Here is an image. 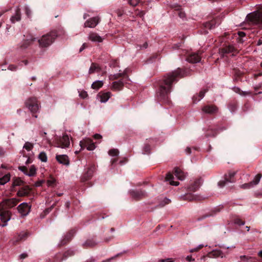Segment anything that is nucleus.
I'll list each match as a JSON object with an SVG mask.
<instances>
[{"label":"nucleus","instance_id":"1","mask_svg":"<svg viewBox=\"0 0 262 262\" xmlns=\"http://www.w3.org/2000/svg\"><path fill=\"white\" fill-rule=\"evenodd\" d=\"M180 73L178 71H174L172 73L167 74L163 79L160 88V96L162 98L167 94L171 91L172 83L174 82L176 78Z\"/></svg>","mask_w":262,"mask_h":262},{"label":"nucleus","instance_id":"16","mask_svg":"<svg viewBox=\"0 0 262 262\" xmlns=\"http://www.w3.org/2000/svg\"><path fill=\"white\" fill-rule=\"evenodd\" d=\"M174 173L176 177L180 180H183L186 177L185 174L179 168H174Z\"/></svg>","mask_w":262,"mask_h":262},{"label":"nucleus","instance_id":"53","mask_svg":"<svg viewBox=\"0 0 262 262\" xmlns=\"http://www.w3.org/2000/svg\"><path fill=\"white\" fill-rule=\"evenodd\" d=\"M27 256V255L26 254H21L20 255V257L21 258H25Z\"/></svg>","mask_w":262,"mask_h":262},{"label":"nucleus","instance_id":"2","mask_svg":"<svg viewBox=\"0 0 262 262\" xmlns=\"http://www.w3.org/2000/svg\"><path fill=\"white\" fill-rule=\"evenodd\" d=\"M56 35L54 32H50L47 34L43 35L38 40L39 46L40 48H47L50 46L55 38Z\"/></svg>","mask_w":262,"mask_h":262},{"label":"nucleus","instance_id":"5","mask_svg":"<svg viewBox=\"0 0 262 262\" xmlns=\"http://www.w3.org/2000/svg\"><path fill=\"white\" fill-rule=\"evenodd\" d=\"M79 145L81 149H83L84 146H86L88 150H93L96 148L94 143L89 138H85L81 141Z\"/></svg>","mask_w":262,"mask_h":262},{"label":"nucleus","instance_id":"15","mask_svg":"<svg viewBox=\"0 0 262 262\" xmlns=\"http://www.w3.org/2000/svg\"><path fill=\"white\" fill-rule=\"evenodd\" d=\"M187 61L191 63H197L201 60V58L198 54H191L187 58Z\"/></svg>","mask_w":262,"mask_h":262},{"label":"nucleus","instance_id":"36","mask_svg":"<svg viewBox=\"0 0 262 262\" xmlns=\"http://www.w3.org/2000/svg\"><path fill=\"white\" fill-rule=\"evenodd\" d=\"M25 234H23L21 235H19L17 238H15L12 239V242L13 244H15L17 242L20 241L23 237H24Z\"/></svg>","mask_w":262,"mask_h":262},{"label":"nucleus","instance_id":"12","mask_svg":"<svg viewBox=\"0 0 262 262\" xmlns=\"http://www.w3.org/2000/svg\"><path fill=\"white\" fill-rule=\"evenodd\" d=\"M99 21V18L97 17L91 18L85 21L84 23V27L94 28L98 25Z\"/></svg>","mask_w":262,"mask_h":262},{"label":"nucleus","instance_id":"59","mask_svg":"<svg viewBox=\"0 0 262 262\" xmlns=\"http://www.w3.org/2000/svg\"><path fill=\"white\" fill-rule=\"evenodd\" d=\"M165 261H166L165 259H160L159 260V262H165Z\"/></svg>","mask_w":262,"mask_h":262},{"label":"nucleus","instance_id":"63","mask_svg":"<svg viewBox=\"0 0 262 262\" xmlns=\"http://www.w3.org/2000/svg\"><path fill=\"white\" fill-rule=\"evenodd\" d=\"M245 177H247V179H248V177H250V176H249L248 174H245Z\"/></svg>","mask_w":262,"mask_h":262},{"label":"nucleus","instance_id":"27","mask_svg":"<svg viewBox=\"0 0 262 262\" xmlns=\"http://www.w3.org/2000/svg\"><path fill=\"white\" fill-rule=\"evenodd\" d=\"M29 192V189L28 188H24L21 190H19L17 192V194L19 196H23L27 195Z\"/></svg>","mask_w":262,"mask_h":262},{"label":"nucleus","instance_id":"25","mask_svg":"<svg viewBox=\"0 0 262 262\" xmlns=\"http://www.w3.org/2000/svg\"><path fill=\"white\" fill-rule=\"evenodd\" d=\"M261 178V175L260 174H257L255 176L253 180L251 182V184H252L253 187L257 185L259 183Z\"/></svg>","mask_w":262,"mask_h":262},{"label":"nucleus","instance_id":"28","mask_svg":"<svg viewBox=\"0 0 262 262\" xmlns=\"http://www.w3.org/2000/svg\"><path fill=\"white\" fill-rule=\"evenodd\" d=\"M34 147V145L33 143L29 142H26L23 148L27 150V151H30L32 149V148Z\"/></svg>","mask_w":262,"mask_h":262},{"label":"nucleus","instance_id":"14","mask_svg":"<svg viewBox=\"0 0 262 262\" xmlns=\"http://www.w3.org/2000/svg\"><path fill=\"white\" fill-rule=\"evenodd\" d=\"M210 257H214V258H217V257H221V258H224L226 256L224 254V253L220 250L219 249H215L212 250L210 253Z\"/></svg>","mask_w":262,"mask_h":262},{"label":"nucleus","instance_id":"40","mask_svg":"<svg viewBox=\"0 0 262 262\" xmlns=\"http://www.w3.org/2000/svg\"><path fill=\"white\" fill-rule=\"evenodd\" d=\"M25 11H26V14L29 16L31 14V11L29 9V7L28 6H26L25 7Z\"/></svg>","mask_w":262,"mask_h":262},{"label":"nucleus","instance_id":"34","mask_svg":"<svg viewBox=\"0 0 262 262\" xmlns=\"http://www.w3.org/2000/svg\"><path fill=\"white\" fill-rule=\"evenodd\" d=\"M252 187H253V186H252V184H251V182L248 183H245L244 184H242L241 186V188H242L243 189H250Z\"/></svg>","mask_w":262,"mask_h":262},{"label":"nucleus","instance_id":"13","mask_svg":"<svg viewBox=\"0 0 262 262\" xmlns=\"http://www.w3.org/2000/svg\"><path fill=\"white\" fill-rule=\"evenodd\" d=\"M112 94L110 92H100L97 95L98 98L100 99L101 103H105L108 101Z\"/></svg>","mask_w":262,"mask_h":262},{"label":"nucleus","instance_id":"3","mask_svg":"<svg viewBox=\"0 0 262 262\" xmlns=\"http://www.w3.org/2000/svg\"><path fill=\"white\" fill-rule=\"evenodd\" d=\"M246 21L249 24L262 26V12L249 13L246 17Z\"/></svg>","mask_w":262,"mask_h":262},{"label":"nucleus","instance_id":"51","mask_svg":"<svg viewBox=\"0 0 262 262\" xmlns=\"http://www.w3.org/2000/svg\"><path fill=\"white\" fill-rule=\"evenodd\" d=\"M201 181H200V180H199V181H198V182H196V187H195V188H198V187L201 185Z\"/></svg>","mask_w":262,"mask_h":262},{"label":"nucleus","instance_id":"4","mask_svg":"<svg viewBox=\"0 0 262 262\" xmlns=\"http://www.w3.org/2000/svg\"><path fill=\"white\" fill-rule=\"evenodd\" d=\"M27 107L32 113H36L39 108V104L35 98H30L25 102Z\"/></svg>","mask_w":262,"mask_h":262},{"label":"nucleus","instance_id":"47","mask_svg":"<svg viewBox=\"0 0 262 262\" xmlns=\"http://www.w3.org/2000/svg\"><path fill=\"white\" fill-rule=\"evenodd\" d=\"M198 249H197V248L195 247L194 248H192V249H190L189 250V252H191V253H192V252H196L198 251Z\"/></svg>","mask_w":262,"mask_h":262},{"label":"nucleus","instance_id":"11","mask_svg":"<svg viewBox=\"0 0 262 262\" xmlns=\"http://www.w3.org/2000/svg\"><path fill=\"white\" fill-rule=\"evenodd\" d=\"M235 174V172H230L228 173V176H225V178L224 180L220 181L219 182L218 185L220 187H223L224 185H225L226 184L232 182V181L231 180H229L228 178L231 179L232 178H233L234 177Z\"/></svg>","mask_w":262,"mask_h":262},{"label":"nucleus","instance_id":"35","mask_svg":"<svg viewBox=\"0 0 262 262\" xmlns=\"http://www.w3.org/2000/svg\"><path fill=\"white\" fill-rule=\"evenodd\" d=\"M170 202V200L167 199V198H164L163 202L160 204V206L162 207L164 206L166 204H168Z\"/></svg>","mask_w":262,"mask_h":262},{"label":"nucleus","instance_id":"22","mask_svg":"<svg viewBox=\"0 0 262 262\" xmlns=\"http://www.w3.org/2000/svg\"><path fill=\"white\" fill-rule=\"evenodd\" d=\"M103 81L97 80V81H94L92 83V84L91 85V88L93 89L98 90V89H100V88H101L103 86Z\"/></svg>","mask_w":262,"mask_h":262},{"label":"nucleus","instance_id":"44","mask_svg":"<svg viewBox=\"0 0 262 262\" xmlns=\"http://www.w3.org/2000/svg\"><path fill=\"white\" fill-rule=\"evenodd\" d=\"M94 138L95 139H99L102 138V136L98 134H96L94 135Z\"/></svg>","mask_w":262,"mask_h":262},{"label":"nucleus","instance_id":"31","mask_svg":"<svg viewBox=\"0 0 262 262\" xmlns=\"http://www.w3.org/2000/svg\"><path fill=\"white\" fill-rule=\"evenodd\" d=\"M234 47L232 46H229L222 49V51L225 53H229L233 52Z\"/></svg>","mask_w":262,"mask_h":262},{"label":"nucleus","instance_id":"29","mask_svg":"<svg viewBox=\"0 0 262 262\" xmlns=\"http://www.w3.org/2000/svg\"><path fill=\"white\" fill-rule=\"evenodd\" d=\"M108 154L110 156L117 157L119 155V151L117 149H112L108 151Z\"/></svg>","mask_w":262,"mask_h":262},{"label":"nucleus","instance_id":"6","mask_svg":"<svg viewBox=\"0 0 262 262\" xmlns=\"http://www.w3.org/2000/svg\"><path fill=\"white\" fill-rule=\"evenodd\" d=\"M57 144V147L61 148H68L70 145V137L67 135H63V136L59 139Z\"/></svg>","mask_w":262,"mask_h":262},{"label":"nucleus","instance_id":"41","mask_svg":"<svg viewBox=\"0 0 262 262\" xmlns=\"http://www.w3.org/2000/svg\"><path fill=\"white\" fill-rule=\"evenodd\" d=\"M186 260H187L188 261H194V259L192 258V256L191 255H188L186 257Z\"/></svg>","mask_w":262,"mask_h":262},{"label":"nucleus","instance_id":"39","mask_svg":"<svg viewBox=\"0 0 262 262\" xmlns=\"http://www.w3.org/2000/svg\"><path fill=\"white\" fill-rule=\"evenodd\" d=\"M55 182V179H52L47 181V185L48 186H52Z\"/></svg>","mask_w":262,"mask_h":262},{"label":"nucleus","instance_id":"37","mask_svg":"<svg viewBox=\"0 0 262 262\" xmlns=\"http://www.w3.org/2000/svg\"><path fill=\"white\" fill-rule=\"evenodd\" d=\"M140 0H128L129 4L133 6H137Z\"/></svg>","mask_w":262,"mask_h":262},{"label":"nucleus","instance_id":"21","mask_svg":"<svg viewBox=\"0 0 262 262\" xmlns=\"http://www.w3.org/2000/svg\"><path fill=\"white\" fill-rule=\"evenodd\" d=\"M100 70L99 66L95 63H92L89 69V74H92L96 72H98Z\"/></svg>","mask_w":262,"mask_h":262},{"label":"nucleus","instance_id":"48","mask_svg":"<svg viewBox=\"0 0 262 262\" xmlns=\"http://www.w3.org/2000/svg\"><path fill=\"white\" fill-rule=\"evenodd\" d=\"M204 246H204V245H203V244H200V245H199V246H198L196 247V248H197L198 250L199 251L200 249H202V248H203Z\"/></svg>","mask_w":262,"mask_h":262},{"label":"nucleus","instance_id":"46","mask_svg":"<svg viewBox=\"0 0 262 262\" xmlns=\"http://www.w3.org/2000/svg\"><path fill=\"white\" fill-rule=\"evenodd\" d=\"M19 169L20 170H21V171H23L24 173H25V172H27V168H26V167H25L24 166L19 167Z\"/></svg>","mask_w":262,"mask_h":262},{"label":"nucleus","instance_id":"19","mask_svg":"<svg viewBox=\"0 0 262 262\" xmlns=\"http://www.w3.org/2000/svg\"><path fill=\"white\" fill-rule=\"evenodd\" d=\"M174 179L173 176L170 173H168L166 174L165 180L167 182H169V184L171 185L178 186L179 185V183L178 182H175L173 181Z\"/></svg>","mask_w":262,"mask_h":262},{"label":"nucleus","instance_id":"52","mask_svg":"<svg viewBox=\"0 0 262 262\" xmlns=\"http://www.w3.org/2000/svg\"><path fill=\"white\" fill-rule=\"evenodd\" d=\"M179 16H180V17L183 18V17H185V14L184 13L180 12L179 13Z\"/></svg>","mask_w":262,"mask_h":262},{"label":"nucleus","instance_id":"56","mask_svg":"<svg viewBox=\"0 0 262 262\" xmlns=\"http://www.w3.org/2000/svg\"><path fill=\"white\" fill-rule=\"evenodd\" d=\"M261 44H262V39H259L258 40V43H257L258 45H261Z\"/></svg>","mask_w":262,"mask_h":262},{"label":"nucleus","instance_id":"8","mask_svg":"<svg viewBox=\"0 0 262 262\" xmlns=\"http://www.w3.org/2000/svg\"><path fill=\"white\" fill-rule=\"evenodd\" d=\"M1 220L4 223V224L0 226L4 227L7 225V223L11 219V213L9 211H3L0 213Z\"/></svg>","mask_w":262,"mask_h":262},{"label":"nucleus","instance_id":"55","mask_svg":"<svg viewBox=\"0 0 262 262\" xmlns=\"http://www.w3.org/2000/svg\"><path fill=\"white\" fill-rule=\"evenodd\" d=\"M165 260V262H173V260L170 258L166 259Z\"/></svg>","mask_w":262,"mask_h":262},{"label":"nucleus","instance_id":"20","mask_svg":"<svg viewBox=\"0 0 262 262\" xmlns=\"http://www.w3.org/2000/svg\"><path fill=\"white\" fill-rule=\"evenodd\" d=\"M123 85L121 81H115L112 83V89L114 91H119L123 87Z\"/></svg>","mask_w":262,"mask_h":262},{"label":"nucleus","instance_id":"33","mask_svg":"<svg viewBox=\"0 0 262 262\" xmlns=\"http://www.w3.org/2000/svg\"><path fill=\"white\" fill-rule=\"evenodd\" d=\"M79 96L83 99L86 98L88 95L86 91L84 90L79 91Z\"/></svg>","mask_w":262,"mask_h":262},{"label":"nucleus","instance_id":"54","mask_svg":"<svg viewBox=\"0 0 262 262\" xmlns=\"http://www.w3.org/2000/svg\"><path fill=\"white\" fill-rule=\"evenodd\" d=\"M186 151L187 154H190V148H187V149H186Z\"/></svg>","mask_w":262,"mask_h":262},{"label":"nucleus","instance_id":"62","mask_svg":"<svg viewBox=\"0 0 262 262\" xmlns=\"http://www.w3.org/2000/svg\"><path fill=\"white\" fill-rule=\"evenodd\" d=\"M115 161H116V160H115V159H112L111 160V162H112V163L115 162Z\"/></svg>","mask_w":262,"mask_h":262},{"label":"nucleus","instance_id":"64","mask_svg":"<svg viewBox=\"0 0 262 262\" xmlns=\"http://www.w3.org/2000/svg\"><path fill=\"white\" fill-rule=\"evenodd\" d=\"M244 224H245L244 222H242L241 224V225H244Z\"/></svg>","mask_w":262,"mask_h":262},{"label":"nucleus","instance_id":"57","mask_svg":"<svg viewBox=\"0 0 262 262\" xmlns=\"http://www.w3.org/2000/svg\"><path fill=\"white\" fill-rule=\"evenodd\" d=\"M258 255H259L260 257H262V250H261V251H259V252H258Z\"/></svg>","mask_w":262,"mask_h":262},{"label":"nucleus","instance_id":"30","mask_svg":"<svg viewBox=\"0 0 262 262\" xmlns=\"http://www.w3.org/2000/svg\"><path fill=\"white\" fill-rule=\"evenodd\" d=\"M38 158L43 162H46L47 161V156L45 152H41Z\"/></svg>","mask_w":262,"mask_h":262},{"label":"nucleus","instance_id":"17","mask_svg":"<svg viewBox=\"0 0 262 262\" xmlns=\"http://www.w3.org/2000/svg\"><path fill=\"white\" fill-rule=\"evenodd\" d=\"M20 11L19 8H17L16 10L15 14L11 16L10 20L12 23H15L16 21H18L20 20Z\"/></svg>","mask_w":262,"mask_h":262},{"label":"nucleus","instance_id":"7","mask_svg":"<svg viewBox=\"0 0 262 262\" xmlns=\"http://www.w3.org/2000/svg\"><path fill=\"white\" fill-rule=\"evenodd\" d=\"M31 207L26 203L20 204L17 207V209L21 216H26L30 211Z\"/></svg>","mask_w":262,"mask_h":262},{"label":"nucleus","instance_id":"60","mask_svg":"<svg viewBox=\"0 0 262 262\" xmlns=\"http://www.w3.org/2000/svg\"><path fill=\"white\" fill-rule=\"evenodd\" d=\"M30 40L31 41H34L36 40V38H31V39H30Z\"/></svg>","mask_w":262,"mask_h":262},{"label":"nucleus","instance_id":"23","mask_svg":"<svg viewBox=\"0 0 262 262\" xmlns=\"http://www.w3.org/2000/svg\"><path fill=\"white\" fill-rule=\"evenodd\" d=\"M17 204V201L15 199L12 198L6 201V205L10 208L13 207Z\"/></svg>","mask_w":262,"mask_h":262},{"label":"nucleus","instance_id":"10","mask_svg":"<svg viewBox=\"0 0 262 262\" xmlns=\"http://www.w3.org/2000/svg\"><path fill=\"white\" fill-rule=\"evenodd\" d=\"M89 40L95 42H101L104 38L95 32H91L88 36Z\"/></svg>","mask_w":262,"mask_h":262},{"label":"nucleus","instance_id":"24","mask_svg":"<svg viewBox=\"0 0 262 262\" xmlns=\"http://www.w3.org/2000/svg\"><path fill=\"white\" fill-rule=\"evenodd\" d=\"M36 169L34 165H32L29 169V172H25V174L29 177L34 176L35 175Z\"/></svg>","mask_w":262,"mask_h":262},{"label":"nucleus","instance_id":"32","mask_svg":"<svg viewBox=\"0 0 262 262\" xmlns=\"http://www.w3.org/2000/svg\"><path fill=\"white\" fill-rule=\"evenodd\" d=\"M239 260L238 262H248L249 260L250 259V257H249L246 255L241 256L239 258Z\"/></svg>","mask_w":262,"mask_h":262},{"label":"nucleus","instance_id":"50","mask_svg":"<svg viewBox=\"0 0 262 262\" xmlns=\"http://www.w3.org/2000/svg\"><path fill=\"white\" fill-rule=\"evenodd\" d=\"M42 183V181L37 182L35 183V186L37 187L40 186L41 185Z\"/></svg>","mask_w":262,"mask_h":262},{"label":"nucleus","instance_id":"26","mask_svg":"<svg viewBox=\"0 0 262 262\" xmlns=\"http://www.w3.org/2000/svg\"><path fill=\"white\" fill-rule=\"evenodd\" d=\"M10 180V177L9 174H7L4 176L3 178H0V184L4 185Z\"/></svg>","mask_w":262,"mask_h":262},{"label":"nucleus","instance_id":"42","mask_svg":"<svg viewBox=\"0 0 262 262\" xmlns=\"http://www.w3.org/2000/svg\"><path fill=\"white\" fill-rule=\"evenodd\" d=\"M150 151V147L148 146H145L144 148V154H148L149 152Z\"/></svg>","mask_w":262,"mask_h":262},{"label":"nucleus","instance_id":"45","mask_svg":"<svg viewBox=\"0 0 262 262\" xmlns=\"http://www.w3.org/2000/svg\"><path fill=\"white\" fill-rule=\"evenodd\" d=\"M86 44L85 43H83L81 47L79 49V52H82L85 48H86Z\"/></svg>","mask_w":262,"mask_h":262},{"label":"nucleus","instance_id":"9","mask_svg":"<svg viewBox=\"0 0 262 262\" xmlns=\"http://www.w3.org/2000/svg\"><path fill=\"white\" fill-rule=\"evenodd\" d=\"M56 160L60 164L68 166L70 164V160L69 157L66 155H56L55 157Z\"/></svg>","mask_w":262,"mask_h":262},{"label":"nucleus","instance_id":"18","mask_svg":"<svg viewBox=\"0 0 262 262\" xmlns=\"http://www.w3.org/2000/svg\"><path fill=\"white\" fill-rule=\"evenodd\" d=\"M202 110L203 112L208 114H213L216 112L217 108L215 106L213 105L205 106L203 107Z\"/></svg>","mask_w":262,"mask_h":262},{"label":"nucleus","instance_id":"58","mask_svg":"<svg viewBox=\"0 0 262 262\" xmlns=\"http://www.w3.org/2000/svg\"><path fill=\"white\" fill-rule=\"evenodd\" d=\"M147 43L146 42V43H145L144 44V47H143V48H147Z\"/></svg>","mask_w":262,"mask_h":262},{"label":"nucleus","instance_id":"49","mask_svg":"<svg viewBox=\"0 0 262 262\" xmlns=\"http://www.w3.org/2000/svg\"><path fill=\"white\" fill-rule=\"evenodd\" d=\"M238 35L241 37H243L245 36V33L244 32H239Z\"/></svg>","mask_w":262,"mask_h":262},{"label":"nucleus","instance_id":"43","mask_svg":"<svg viewBox=\"0 0 262 262\" xmlns=\"http://www.w3.org/2000/svg\"><path fill=\"white\" fill-rule=\"evenodd\" d=\"M204 94H205V92H204L203 91H201L200 92V94H199L200 99L198 100V101L200 100L204 97Z\"/></svg>","mask_w":262,"mask_h":262},{"label":"nucleus","instance_id":"61","mask_svg":"<svg viewBox=\"0 0 262 262\" xmlns=\"http://www.w3.org/2000/svg\"><path fill=\"white\" fill-rule=\"evenodd\" d=\"M246 228L247 229V231H249V230H250V227H249V226H246Z\"/></svg>","mask_w":262,"mask_h":262},{"label":"nucleus","instance_id":"38","mask_svg":"<svg viewBox=\"0 0 262 262\" xmlns=\"http://www.w3.org/2000/svg\"><path fill=\"white\" fill-rule=\"evenodd\" d=\"M22 183V181L19 179H16L13 182V185L14 186H18L20 185Z\"/></svg>","mask_w":262,"mask_h":262}]
</instances>
